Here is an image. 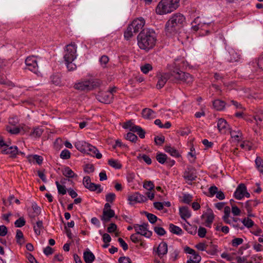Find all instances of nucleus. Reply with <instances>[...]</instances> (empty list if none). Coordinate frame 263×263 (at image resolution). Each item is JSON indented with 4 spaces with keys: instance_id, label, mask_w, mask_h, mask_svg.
<instances>
[{
    "instance_id": "nucleus-51",
    "label": "nucleus",
    "mask_w": 263,
    "mask_h": 263,
    "mask_svg": "<svg viewBox=\"0 0 263 263\" xmlns=\"http://www.w3.org/2000/svg\"><path fill=\"white\" fill-rule=\"evenodd\" d=\"M95 167L92 164H86L84 167V171L88 174L93 172Z\"/></svg>"
},
{
    "instance_id": "nucleus-15",
    "label": "nucleus",
    "mask_w": 263,
    "mask_h": 263,
    "mask_svg": "<svg viewBox=\"0 0 263 263\" xmlns=\"http://www.w3.org/2000/svg\"><path fill=\"white\" fill-rule=\"evenodd\" d=\"M246 188L245 184L240 183L239 184L234 193V197L238 200L242 199L244 197V193L246 190Z\"/></svg>"
},
{
    "instance_id": "nucleus-26",
    "label": "nucleus",
    "mask_w": 263,
    "mask_h": 263,
    "mask_svg": "<svg viewBox=\"0 0 263 263\" xmlns=\"http://www.w3.org/2000/svg\"><path fill=\"white\" fill-rule=\"evenodd\" d=\"M213 105L216 110H221L224 108L226 103L222 100L217 99L213 102Z\"/></svg>"
},
{
    "instance_id": "nucleus-6",
    "label": "nucleus",
    "mask_w": 263,
    "mask_h": 263,
    "mask_svg": "<svg viewBox=\"0 0 263 263\" xmlns=\"http://www.w3.org/2000/svg\"><path fill=\"white\" fill-rule=\"evenodd\" d=\"M98 85L99 83L96 82L91 79L76 83L74 85V87L76 89L81 91H88Z\"/></svg>"
},
{
    "instance_id": "nucleus-12",
    "label": "nucleus",
    "mask_w": 263,
    "mask_h": 263,
    "mask_svg": "<svg viewBox=\"0 0 263 263\" xmlns=\"http://www.w3.org/2000/svg\"><path fill=\"white\" fill-rule=\"evenodd\" d=\"M196 169L193 166H188L185 170L183 177L187 181H192L195 180L197 178Z\"/></svg>"
},
{
    "instance_id": "nucleus-43",
    "label": "nucleus",
    "mask_w": 263,
    "mask_h": 263,
    "mask_svg": "<svg viewBox=\"0 0 263 263\" xmlns=\"http://www.w3.org/2000/svg\"><path fill=\"white\" fill-rule=\"evenodd\" d=\"M126 140H128L132 142H136L138 140L137 136L133 133H128L125 137Z\"/></svg>"
},
{
    "instance_id": "nucleus-45",
    "label": "nucleus",
    "mask_w": 263,
    "mask_h": 263,
    "mask_svg": "<svg viewBox=\"0 0 263 263\" xmlns=\"http://www.w3.org/2000/svg\"><path fill=\"white\" fill-rule=\"evenodd\" d=\"M145 215L146 216L148 221L151 223H155L157 221L158 218L154 214L149 213L148 212H145Z\"/></svg>"
},
{
    "instance_id": "nucleus-42",
    "label": "nucleus",
    "mask_w": 263,
    "mask_h": 263,
    "mask_svg": "<svg viewBox=\"0 0 263 263\" xmlns=\"http://www.w3.org/2000/svg\"><path fill=\"white\" fill-rule=\"evenodd\" d=\"M242 222L248 228L252 227L254 224L253 221L249 217L244 218Z\"/></svg>"
},
{
    "instance_id": "nucleus-25",
    "label": "nucleus",
    "mask_w": 263,
    "mask_h": 263,
    "mask_svg": "<svg viewBox=\"0 0 263 263\" xmlns=\"http://www.w3.org/2000/svg\"><path fill=\"white\" fill-rule=\"evenodd\" d=\"M164 150L166 152L169 153L171 156L178 158L180 156L178 151L175 148L171 147L170 145H166L164 147Z\"/></svg>"
},
{
    "instance_id": "nucleus-18",
    "label": "nucleus",
    "mask_w": 263,
    "mask_h": 263,
    "mask_svg": "<svg viewBox=\"0 0 263 263\" xmlns=\"http://www.w3.org/2000/svg\"><path fill=\"white\" fill-rule=\"evenodd\" d=\"M2 153L4 154H10L11 157L15 158L17 154H18V151L17 147L16 146H14L4 148L2 151Z\"/></svg>"
},
{
    "instance_id": "nucleus-57",
    "label": "nucleus",
    "mask_w": 263,
    "mask_h": 263,
    "mask_svg": "<svg viewBox=\"0 0 263 263\" xmlns=\"http://www.w3.org/2000/svg\"><path fill=\"white\" fill-rule=\"evenodd\" d=\"M240 147L246 151H250L252 149L251 144L248 141H244L240 144Z\"/></svg>"
},
{
    "instance_id": "nucleus-28",
    "label": "nucleus",
    "mask_w": 263,
    "mask_h": 263,
    "mask_svg": "<svg viewBox=\"0 0 263 263\" xmlns=\"http://www.w3.org/2000/svg\"><path fill=\"white\" fill-rule=\"evenodd\" d=\"M183 228L190 234L194 235L197 233V227L196 226H192L187 222V224H184Z\"/></svg>"
},
{
    "instance_id": "nucleus-60",
    "label": "nucleus",
    "mask_w": 263,
    "mask_h": 263,
    "mask_svg": "<svg viewBox=\"0 0 263 263\" xmlns=\"http://www.w3.org/2000/svg\"><path fill=\"white\" fill-rule=\"evenodd\" d=\"M164 137L162 136L161 137H155L154 141L156 144L158 145H162L164 142Z\"/></svg>"
},
{
    "instance_id": "nucleus-33",
    "label": "nucleus",
    "mask_w": 263,
    "mask_h": 263,
    "mask_svg": "<svg viewBox=\"0 0 263 263\" xmlns=\"http://www.w3.org/2000/svg\"><path fill=\"white\" fill-rule=\"evenodd\" d=\"M167 156L166 154L162 153H157L156 158L159 163L164 164L167 160Z\"/></svg>"
},
{
    "instance_id": "nucleus-5",
    "label": "nucleus",
    "mask_w": 263,
    "mask_h": 263,
    "mask_svg": "<svg viewBox=\"0 0 263 263\" xmlns=\"http://www.w3.org/2000/svg\"><path fill=\"white\" fill-rule=\"evenodd\" d=\"M77 58V46L71 43L66 46L64 59L65 62H73Z\"/></svg>"
},
{
    "instance_id": "nucleus-64",
    "label": "nucleus",
    "mask_w": 263,
    "mask_h": 263,
    "mask_svg": "<svg viewBox=\"0 0 263 263\" xmlns=\"http://www.w3.org/2000/svg\"><path fill=\"white\" fill-rule=\"evenodd\" d=\"M119 263H132L131 259L128 257H121L118 260Z\"/></svg>"
},
{
    "instance_id": "nucleus-21",
    "label": "nucleus",
    "mask_w": 263,
    "mask_h": 263,
    "mask_svg": "<svg viewBox=\"0 0 263 263\" xmlns=\"http://www.w3.org/2000/svg\"><path fill=\"white\" fill-rule=\"evenodd\" d=\"M179 214L181 218L186 221V218L191 216V212L187 206H182L179 208Z\"/></svg>"
},
{
    "instance_id": "nucleus-37",
    "label": "nucleus",
    "mask_w": 263,
    "mask_h": 263,
    "mask_svg": "<svg viewBox=\"0 0 263 263\" xmlns=\"http://www.w3.org/2000/svg\"><path fill=\"white\" fill-rule=\"evenodd\" d=\"M43 228V222L42 220H38L36 222V225L33 227L34 232L37 235H40L41 230Z\"/></svg>"
},
{
    "instance_id": "nucleus-54",
    "label": "nucleus",
    "mask_w": 263,
    "mask_h": 263,
    "mask_svg": "<svg viewBox=\"0 0 263 263\" xmlns=\"http://www.w3.org/2000/svg\"><path fill=\"white\" fill-rule=\"evenodd\" d=\"M243 240L241 238H235L232 240V245L234 247H237L239 245L242 244Z\"/></svg>"
},
{
    "instance_id": "nucleus-17",
    "label": "nucleus",
    "mask_w": 263,
    "mask_h": 263,
    "mask_svg": "<svg viewBox=\"0 0 263 263\" xmlns=\"http://www.w3.org/2000/svg\"><path fill=\"white\" fill-rule=\"evenodd\" d=\"M115 91V87H114L111 89L109 94H103V95L101 97L99 101L106 104L110 103L113 99V92Z\"/></svg>"
},
{
    "instance_id": "nucleus-24",
    "label": "nucleus",
    "mask_w": 263,
    "mask_h": 263,
    "mask_svg": "<svg viewBox=\"0 0 263 263\" xmlns=\"http://www.w3.org/2000/svg\"><path fill=\"white\" fill-rule=\"evenodd\" d=\"M15 238L17 243L19 245L22 246L25 243V240L24 235L21 230L17 229L16 230Z\"/></svg>"
},
{
    "instance_id": "nucleus-8",
    "label": "nucleus",
    "mask_w": 263,
    "mask_h": 263,
    "mask_svg": "<svg viewBox=\"0 0 263 263\" xmlns=\"http://www.w3.org/2000/svg\"><path fill=\"white\" fill-rule=\"evenodd\" d=\"M83 183L84 186L90 191H97V193H100L102 192L101 185L91 182L89 176H87L83 178Z\"/></svg>"
},
{
    "instance_id": "nucleus-39",
    "label": "nucleus",
    "mask_w": 263,
    "mask_h": 263,
    "mask_svg": "<svg viewBox=\"0 0 263 263\" xmlns=\"http://www.w3.org/2000/svg\"><path fill=\"white\" fill-rule=\"evenodd\" d=\"M32 208L34 212V215L32 216V217H35L41 214V208L35 202L32 203Z\"/></svg>"
},
{
    "instance_id": "nucleus-46",
    "label": "nucleus",
    "mask_w": 263,
    "mask_h": 263,
    "mask_svg": "<svg viewBox=\"0 0 263 263\" xmlns=\"http://www.w3.org/2000/svg\"><path fill=\"white\" fill-rule=\"evenodd\" d=\"M43 132L42 128L40 127H36L33 129V131L31 132V135L34 137H40L42 135Z\"/></svg>"
},
{
    "instance_id": "nucleus-16",
    "label": "nucleus",
    "mask_w": 263,
    "mask_h": 263,
    "mask_svg": "<svg viewBox=\"0 0 263 263\" xmlns=\"http://www.w3.org/2000/svg\"><path fill=\"white\" fill-rule=\"evenodd\" d=\"M76 148L79 151L84 153H87L90 147H92V145L84 141L78 142L75 145Z\"/></svg>"
},
{
    "instance_id": "nucleus-63",
    "label": "nucleus",
    "mask_w": 263,
    "mask_h": 263,
    "mask_svg": "<svg viewBox=\"0 0 263 263\" xmlns=\"http://www.w3.org/2000/svg\"><path fill=\"white\" fill-rule=\"evenodd\" d=\"M109 58L106 55H103L100 59L101 64L103 67L106 66V64L108 62Z\"/></svg>"
},
{
    "instance_id": "nucleus-35",
    "label": "nucleus",
    "mask_w": 263,
    "mask_h": 263,
    "mask_svg": "<svg viewBox=\"0 0 263 263\" xmlns=\"http://www.w3.org/2000/svg\"><path fill=\"white\" fill-rule=\"evenodd\" d=\"M29 161H33V160H35L36 163L39 165L41 164L43 162V158L42 156L37 155H34L32 156H30L28 157Z\"/></svg>"
},
{
    "instance_id": "nucleus-56",
    "label": "nucleus",
    "mask_w": 263,
    "mask_h": 263,
    "mask_svg": "<svg viewBox=\"0 0 263 263\" xmlns=\"http://www.w3.org/2000/svg\"><path fill=\"white\" fill-rule=\"evenodd\" d=\"M8 201L9 202V205L12 204L13 201L17 204H20V201L18 199L15 198L14 196L12 194L9 195L8 198Z\"/></svg>"
},
{
    "instance_id": "nucleus-14",
    "label": "nucleus",
    "mask_w": 263,
    "mask_h": 263,
    "mask_svg": "<svg viewBox=\"0 0 263 263\" xmlns=\"http://www.w3.org/2000/svg\"><path fill=\"white\" fill-rule=\"evenodd\" d=\"M144 25L145 21L141 17L140 19L137 18L134 20L129 25L133 30L134 33L136 34L143 28Z\"/></svg>"
},
{
    "instance_id": "nucleus-32",
    "label": "nucleus",
    "mask_w": 263,
    "mask_h": 263,
    "mask_svg": "<svg viewBox=\"0 0 263 263\" xmlns=\"http://www.w3.org/2000/svg\"><path fill=\"white\" fill-rule=\"evenodd\" d=\"M258 204V202L256 200H249L245 203V208L247 212L250 213L252 211V206H256Z\"/></svg>"
},
{
    "instance_id": "nucleus-48",
    "label": "nucleus",
    "mask_w": 263,
    "mask_h": 263,
    "mask_svg": "<svg viewBox=\"0 0 263 263\" xmlns=\"http://www.w3.org/2000/svg\"><path fill=\"white\" fill-rule=\"evenodd\" d=\"M71 153L68 149L63 150L60 154V157L63 159H68L70 158Z\"/></svg>"
},
{
    "instance_id": "nucleus-52",
    "label": "nucleus",
    "mask_w": 263,
    "mask_h": 263,
    "mask_svg": "<svg viewBox=\"0 0 263 263\" xmlns=\"http://www.w3.org/2000/svg\"><path fill=\"white\" fill-rule=\"evenodd\" d=\"M154 230L155 232L159 236H163L166 233V231L162 227H155L154 228Z\"/></svg>"
},
{
    "instance_id": "nucleus-47",
    "label": "nucleus",
    "mask_w": 263,
    "mask_h": 263,
    "mask_svg": "<svg viewBox=\"0 0 263 263\" xmlns=\"http://www.w3.org/2000/svg\"><path fill=\"white\" fill-rule=\"evenodd\" d=\"M26 221L23 217H20L17 219L15 222L14 225L16 228H21L25 225Z\"/></svg>"
},
{
    "instance_id": "nucleus-19",
    "label": "nucleus",
    "mask_w": 263,
    "mask_h": 263,
    "mask_svg": "<svg viewBox=\"0 0 263 263\" xmlns=\"http://www.w3.org/2000/svg\"><path fill=\"white\" fill-rule=\"evenodd\" d=\"M167 252V245L165 242H161L157 248V253L159 257L162 258Z\"/></svg>"
},
{
    "instance_id": "nucleus-9",
    "label": "nucleus",
    "mask_w": 263,
    "mask_h": 263,
    "mask_svg": "<svg viewBox=\"0 0 263 263\" xmlns=\"http://www.w3.org/2000/svg\"><path fill=\"white\" fill-rule=\"evenodd\" d=\"M148 226V223L137 224L134 226V228L137 234H140L147 238H149L152 235V232L147 230Z\"/></svg>"
},
{
    "instance_id": "nucleus-38",
    "label": "nucleus",
    "mask_w": 263,
    "mask_h": 263,
    "mask_svg": "<svg viewBox=\"0 0 263 263\" xmlns=\"http://www.w3.org/2000/svg\"><path fill=\"white\" fill-rule=\"evenodd\" d=\"M143 186L147 191H154L155 187L153 182L151 181H145L143 183Z\"/></svg>"
},
{
    "instance_id": "nucleus-4",
    "label": "nucleus",
    "mask_w": 263,
    "mask_h": 263,
    "mask_svg": "<svg viewBox=\"0 0 263 263\" xmlns=\"http://www.w3.org/2000/svg\"><path fill=\"white\" fill-rule=\"evenodd\" d=\"M171 82L175 83H184L190 85L193 82V77L189 73L179 69H175L171 72Z\"/></svg>"
},
{
    "instance_id": "nucleus-41",
    "label": "nucleus",
    "mask_w": 263,
    "mask_h": 263,
    "mask_svg": "<svg viewBox=\"0 0 263 263\" xmlns=\"http://www.w3.org/2000/svg\"><path fill=\"white\" fill-rule=\"evenodd\" d=\"M206 252L211 255H216L218 252L217 247L215 245H212L206 250Z\"/></svg>"
},
{
    "instance_id": "nucleus-10",
    "label": "nucleus",
    "mask_w": 263,
    "mask_h": 263,
    "mask_svg": "<svg viewBox=\"0 0 263 263\" xmlns=\"http://www.w3.org/2000/svg\"><path fill=\"white\" fill-rule=\"evenodd\" d=\"M158 82L156 85V87L158 89L162 88L166 84L168 80L171 82V78L172 77L171 73H160L157 74Z\"/></svg>"
},
{
    "instance_id": "nucleus-53",
    "label": "nucleus",
    "mask_w": 263,
    "mask_h": 263,
    "mask_svg": "<svg viewBox=\"0 0 263 263\" xmlns=\"http://www.w3.org/2000/svg\"><path fill=\"white\" fill-rule=\"evenodd\" d=\"M118 241L120 246V247L123 249V250L125 251L128 250V246L127 243L122 238H119L118 239Z\"/></svg>"
},
{
    "instance_id": "nucleus-58",
    "label": "nucleus",
    "mask_w": 263,
    "mask_h": 263,
    "mask_svg": "<svg viewBox=\"0 0 263 263\" xmlns=\"http://www.w3.org/2000/svg\"><path fill=\"white\" fill-rule=\"evenodd\" d=\"M206 233V230L205 228L200 227L198 230V235L200 238H204Z\"/></svg>"
},
{
    "instance_id": "nucleus-11",
    "label": "nucleus",
    "mask_w": 263,
    "mask_h": 263,
    "mask_svg": "<svg viewBox=\"0 0 263 263\" xmlns=\"http://www.w3.org/2000/svg\"><path fill=\"white\" fill-rule=\"evenodd\" d=\"M25 64L30 71L36 73L38 70L36 58L34 56L28 57L25 60Z\"/></svg>"
},
{
    "instance_id": "nucleus-1",
    "label": "nucleus",
    "mask_w": 263,
    "mask_h": 263,
    "mask_svg": "<svg viewBox=\"0 0 263 263\" xmlns=\"http://www.w3.org/2000/svg\"><path fill=\"white\" fill-rule=\"evenodd\" d=\"M138 45L139 48L146 51L153 49L156 45L157 35L153 29H143L137 36Z\"/></svg>"
},
{
    "instance_id": "nucleus-62",
    "label": "nucleus",
    "mask_w": 263,
    "mask_h": 263,
    "mask_svg": "<svg viewBox=\"0 0 263 263\" xmlns=\"http://www.w3.org/2000/svg\"><path fill=\"white\" fill-rule=\"evenodd\" d=\"M178 133L181 136H184L188 135L191 133V130L188 127H186L180 129Z\"/></svg>"
},
{
    "instance_id": "nucleus-44",
    "label": "nucleus",
    "mask_w": 263,
    "mask_h": 263,
    "mask_svg": "<svg viewBox=\"0 0 263 263\" xmlns=\"http://www.w3.org/2000/svg\"><path fill=\"white\" fill-rule=\"evenodd\" d=\"M133 30L129 25L127 29L124 32V37L126 40H129L133 36Z\"/></svg>"
},
{
    "instance_id": "nucleus-7",
    "label": "nucleus",
    "mask_w": 263,
    "mask_h": 263,
    "mask_svg": "<svg viewBox=\"0 0 263 263\" xmlns=\"http://www.w3.org/2000/svg\"><path fill=\"white\" fill-rule=\"evenodd\" d=\"M115 213L114 211L111 209V205L109 203H106L103 210V214L101 217V219L104 222H107L110 219L114 217Z\"/></svg>"
},
{
    "instance_id": "nucleus-55",
    "label": "nucleus",
    "mask_w": 263,
    "mask_h": 263,
    "mask_svg": "<svg viewBox=\"0 0 263 263\" xmlns=\"http://www.w3.org/2000/svg\"><path fill=\"white\" fill-rule=\"evenodd\" d=\"M192 199L193 196L191 195L185 194L183 196L182 202L186 204H189L192 200Z\"/></svg>"
},
{
    "instance_id": "nucleus-50",
    "label": "nucleus",
    "mask_w": 263,
    "mask_h": 263,
    "mask_svg": "<svg viewBox=\"0 0 263 263\" xmlns=\"http://www.w3.org/2000/svg\"><path fill=\"white\" fill-rule=\"evenodd\" d=\"M153 67L150 64H145L141 66V70L145 74L147 73L150 70H152Z\"/></svg>"
},
{
    "instance_id": "nucleus-20",
    "label": "nucleus",
    "mask_w": 263,
    "mask_h": 263,
    "mask_svg": "<svg viewBox=\"0 0 263 263\" xmlns=\"http://www.w3.org/2000/svg\"><path fill=\"white\" fill-rule=\"evenodd\" d=\"M142 116L145 119H151L156 118L155 112L152 109L145 108L142 109Z\"/></svg>"
},
{
    "instance_id": "nucleus-29",
    "label": "nucleus",
    "mask_w": 263,
    "mask_h": 263,
    "mask_svg": "<svg viewBox=\"0 0 263 263\" xmlns=\"http://www.w3.org/2000/svg\"><path fill=\"white\" fill-rule=\"evenodd\" d=\"M87 154L93 157L95 156L98 159H100L102 158V154L99 153V151L96 147L92 145V147H90V149Z\"/></svg>"
},
{
    "instance_id": "nucleus-40",
    "label": "nucleus",
    "mask_w": 263,
    "mask_h": 263,
    "mask_svg": "<svg viewBox=\"0 0 263 263\" xmlns=\"http://www.w3.org/2000/svg\"><path fill=\"white\" fill-rule=\"evenodd\" d=\"M55 184L58 189V193L63 195L66 194V189L65 186L61 185L58 181H56Z\"/></svg>"
},
{
    "instance_id": "nucleus-23",
    "label": "nucleus",
    "mask_w": 263,
    "mask_h": 263,
    "mask_svg": "<svg viewBox=\"0 0 263 263\" xmlns=\"http://www.w3.org/2000/svg\"><path fill=\"white\" fill-rule=\"evenodd\" d=\"M133 133H137L140 138H144L145 137V131L139 126L134 125L132 129H130Z\"/></svg>"
},
{
    "instance_id": "nucleus-30",
    "label": "nucleus",
    "mask_w": 263,
    "mask_h": 263,
    "mask_svg": "<svg viewBox=\"0 0 263 263\" xmlns=\"http://www.w3.org/2000/svg\"><path fill=\"white\" fill-rule=\"evenodd\" d=\"M62 174L64 176L68 178H73L74 176H77L72 170L68 166H66L63 168Z\"/></svg>"
},
{
    "instance_id": "nucleus-13",
    "label": "nucleus",
    "mask_w": 263,
    "mask_h": 263,
    "mask_svg": "<svg viewBox=\"0 0 263 263\" xmlns=\"http://www.w3.org/2000/svg\"><path fill=\"white\" fill-rule=\"evenodd\" d=\"M128 200L133 202L136 203H142L147 201V198L146 196L140 194L139 192H135L128 196Z\"/></svg>"
},
{
    "instance_id": "nucleus-59",
    "label": "nucleus",
    "mask_w": 263,
    "mask_h": 263,
    "mask_svg": "<svg viewBox=\"0 0 263 263\" xmlns=\"http://www.w3.org/2000/svg\"><path fill=\"white\" fill-rule=\"evenodd\" d=\"M106 201L107 203H112L115 199V194L114 193H109L106 195Z\"/></svg>"
},
{
    "instance_id": "nucleus-22",
    "label": "nucleus",
    "mask_w": 263,
    "mask_h": 263,
    "mask_svg": "<svg viewBox=\"0 0 263 263\" xmlns=\"http://www.w3.org/2000/svg\"><path fill=\"white\" fill-rule=\"evenodd\" d=\"M83 258L86 263H92L95 259V256L91 252L88 250L84 252Z\"/></svg>"
},
{
    "instance_id": "nucleus-2",
    "label": "nucleus",
    "mask_w": 263,
    "mask_h": 263,
    "mask_svg": "<svg viewBox=\"0 0 263 263\" xmlns=\"http://www.w3.org/2000/svg\"><path fill=\"white\" fill-rule=\"evenodd\" d=\"M185 23V18L181 13L173 14L166 23L165 27V33L168 36L175 34L178 30L182 28Z\"/></svg>"
},
{
    "instance_id": "nucleus-34",
    "label": "nucleus",
    "mask_w": 263,
    "mask_h": 263,
    "mask_svg": "<svg viewBox=\"0 0 263 263\" xmlns=\"http://www.w3.org/2000/svg\"><path fill=\"white\" fill-rule=\"evenodd\" d=\"M210 212L209 213H205L203 214L201 217V218H203L205 216L206 218L205 223H212L213 222L214 219V215L213 213L212 212L211 210H210Z\"/></svg>"
},
{
    "instance_id": "nucleus-36",
    "label": "nucleus",
    "mask_w": 263,
    "mask_h": 263,
    "mask_svg": "<svg viewBox=\"0 0 263 263\" xmlns=\"http://www.w3.org/2000/svg\"><path fill=\"white\" fill-rule=\"evenodd\" d=\"M255 164L258 171L263 174V161L261 157H257L255 160Z\"/></svg>"
},
{
    "instance_id": "nucleus-61",
    "label": "nucleus",
    "mask_w": 263,
    "mask_h": 263,
    "mask_svg": "<svg viewBox=\"0 0 263 263\" xmlns=\"http://www.w3.org/2000/svg\"><path fill=\"white\" fill-rule=\"evenodd\" d=\"M51 82L55 85H58L61 83V80L60 78L57 75H53L51 77Z\"/></svg>"
},
{
    "instance_id": "nucleus-49",
    "label": "nucleus",
    "mask_w": 263,
    "mask_h": 263,
    "mask_svg": "<svg viewBox=\"0 0 263 263\" xmlns=\"http://www.w3.org/2000/svg\"><path fill=\"white\" fill-rule=\"evenodd\" d=\"M6 130L8 132L12 134H17L20 132V128L17 127L7 126L6 127Z\"/></svg>"
},
{
    "instance_id": "nucleus-3",
    "label": "nucleus",
    "mask_w": 263,
    "mask_h": 263,
    "mask_svg": "<svg viewBox=\"0 0 263 263\" xmlns=\"http://www.w3.org/2000/svg\"><path fill=\"white\" fill-rule=\"evenodd\" d=\"M180 0H161L156 8V12L160 15L171 13L179 6Z\"/></svg>"
},
{
    "instance_id": "nucleus-31",
    "label": "nucleus",
    "mask_w": 263,
    "mask_h": 263,
    "mask_svg": "<svg viewBox=\"0 0 263 263\" xmlns=\"http://www.w3.org/2000/svg\"><path fill=\"white\" fill-rule=\"evenodd\" d=\"M228 126V123L226 120L220 118L218 120L217 122V128L219 131L222 133V130L225 129Z\"/></svg>"
},
{
    "instance_id": "nucleus-27",
    "label": "nucleus",
    "mask_w": 263,
    "mask_h": 263,
    "mask_svg": "<svg viewBox=\"0 0 263 263\" xmlns=\"http://www.w3.org/2000/svg\"><path fill=\"white\" fill-rule=\"evenodd\" d=\"M169 230L171 233L178 235H181L183 233V231L180 227L173 223L170 224Z\"/></svg>"
}]
</instances>
